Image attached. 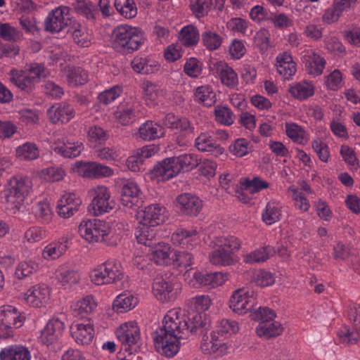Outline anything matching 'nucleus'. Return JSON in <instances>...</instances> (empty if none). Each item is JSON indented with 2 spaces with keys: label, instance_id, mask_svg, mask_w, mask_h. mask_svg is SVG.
I'll return each instance as SVG.
<instances>
[{
  "label": "nucleus",
  "instance_id": "nucleus-1",
  "mask_svg": "<svg viewBox=\"0 0 360 360\" xmlns=\"http://www.w3.org/2000/svg\"><path fill=\"white\" fill-rule=\"evenodd\" d=\"M174 312H167L162 321V326L153 334L156 350L167 357H173L180 348L181 340L186 339V324L178 320Z\"/></svg>",
  "mask_w": 360,
  "mask_h": 360
},
{
  "label": "nucleus",
  "instance_id": "nucleus-2",
  "mask_svg": "<svg viewBox=\"0 0 360 360\" xmlns=\"http://www.w3.org/2000/svg\"><path fill=\"white\" fill-rule=\"evenodd\" d=\"M112 39L113 49L123 54L139 50L146 41L144 33L141 29L127 25L115 27L112 31Z\"/></svg>",
  "mask_w": 360,
  "mask_h": 360
},
{
  "label": "nucleus",
  "instance_id": "nucleus-3",
  "mask_svg": "<svg viewBox=\"0 0 360 360\" xmlns=\"http://www.w3.org/2000/svg\"><path fill=\"white\" fill-rule=\"evenodd\" d=\"M214 246L210 252V262L214 265L229 266L238 261L236 252L241 247L240 240L233 236H221L214 241Z\"/></svg>",
  "mask_w": 360,
  "mask_h": 360
},
{
  "label": "nucleus",
  "instance_id": "nucleus-4",
  "mask_svg": "<svg viewBox=\"0 0 360 360\" xmlns=\"http://www.w3.org/2000/svg\"><path fill=\"white\" fill-rule=\"evenodd\" d=\"M45 76L44 65L37 63L27 64L22 70L12 69L9 72L11 82L27 93L31 92Z\"/></svg>",
  "mask_w": 360,
  "mask_h": 360
},
{
  "label": "nucleus",
  "instance_id": "nucleus-5",
  "mask_svg": "<svg viewBox=\"0 0 360 360\" xmlns=\"http://www.w3.org/2000/svg\"><path fill=\"white\" fill-rule=\"evenodd\" d=\"M32 188V182L27 176L17 175L11 177L4 191L8 203L19 210Z\"/></svg>",
  "mask_w": 360,
  "mask_h": 360
},
{
  "label": "nucleus",
  "instance_id": "nucleus-6",
  "mask_svg": "<svg viewBox=\"0 0 360 360\" xmlns=\"http://www.w3.org/2000/svg\"><path fill=\"white\" fill-rule=\"evenodd\" d=\"M78 232L79 235L89 243L103 242L109 245H116V241H110L109 235L110 229L102 221L94 219H84L81 221Z\"/></svg>",
  "mask_w": 360,
  "mask_h": 360
},
{
  "label": "nucleus",
  "instance_id": "nucleus-7",
  "mask_svg": "<svg viewBox=\"0 0 360 360\" xmlns=\"http://www.w3.org/2000/svg\"><path fill=\"white\" fill-rule=\"evenodd\" d=\"M123 276L121 264L115 259L106 261L90 274L91 281L98 285L115 283L122 280Z\"/></svg>",
  "mask_w": 360,
  "mask_h": 360
},
{
  "label": "nucleus",
  "instance_id": "nucleus-8",
  "mask_svg": "<svg viewBox=\"0 0 360 360\" xmlns=\"http://www.w3.org/2000/svg\"><path fill=\"white\" fill-rule=\"evenodd\" d=\"M181 284L166 276H157L153 283L154 296L160 302L174 300L181 292Z\"/></svg>",
  "mask_w": 360,
  "mask_h": 360
},
{
  "label": "nucleus",
  "instance_id": "nucleus-9",
  "mask_svg": "<svg viewBox=\"0 0 360 360\" xmlns=\"http://www.w3.org/2000/svg\"><path fill=\"white\" fill-rule=\"evenodd\" d=\"M116 336L122 344V349L129 352L128 356L132 354V350H136L141 340L140 329L134 321L126 322L116 330Z\"/></svg>",
  "mask_w": 360,
  "mask_h": 360
},
{
  "label": "nucleus",
  "instance_id": "nucleus-10",
  "mask_svg": "<svg viewBox=\"0 0 360 360\" xmlns=\"http://www.w3.org/2000/svg\"><path fill=\"white\" fill-rule=\"evenodd\" d=\"M167 312H174V315L178 316L179 321H184L188 331L186 338L190 334L203 335L210 329V324L204 319V315L202 313H194L191 317L188 318L181 309L174 308Z\"/></svg>",
  "mask_w": 360,
  "mask_h": 360
},
{
  "label": "nucleus",
  "instance_id": "nucleus-11",
  "mask_svg": "<svg viewBox=\"0 0 360 360\" xmlns=\"http://www.w3.org/2000/svg\"><path fill=\"white\" fill-rule=\"evenodd\" d=\"M347 316L352 323L353 328L344 326L338 334L342 342L352 345L360 340V305H351L347 311Z\"/></svg>",
  "mask_w": 360,
  "mask_h": 360
},
{
  "label": "nucleus",
  "instance_id": "nucleus-12",
  "mask_svg": "<svg viewBox=\"0 0 360 360\" xmlns=\"http://www.w3.org/2000/svg\"><path fill=\"white\" fill-rule=\"evenodd\" d=\"M257 304L253 291L245 288L234 290L229 300V307L238 314H245Z\"/></svg>",
  "mask_w": 360,
  "mask_h": 360
},
{
  "label": "nucleus",
  "instance_id": "nucleus-13",
  "mask_svg": "<svg viewBox=\"0 0 360 360\" xmlns=\"http://www.w3.org/2000/svg\"><path fill=\"white\" fill-rule=\"evenodd\" d=\"M70 15V8L68 6H59L51 12L46 17L44 25L45 30L51 33L59 32L68 25H71Z\"/></svg>",
  "mask_w": 360,
  "mask_h": 360
},
{
  "label": "nucleus",
  "instance_id": "nucleus-14",
  "mask_svg": "<svg viewBox=\"0 0 360 360\" xmlns=\"http://www.w3.org/2000/svg\"><path fill=\"white\" fill-rule=\"evenodd\" d=\"M94 198L90 206L94 210L96 216L108 212L114 207V202L110 200V193L105 186H97L91 190Z\"/></svg>",
  "mask_w": 360,
  "mask_h": 360
},
{
  "label": "nucleus",
  "instance_id": "nucleus-15",
  "mask_svg": "<svg viewBox=\"0 0 360 360\" xmlns=\"http://www.w3.org/2000/svg\"><path fill=\"white\" fill-rule=\"evenodd\" d=\"M175 205L181 214L195 217L202 210V202L198 196L185 193L176 198Z\"/></svg>",
  "mask_w": 360,
  "mask_h": 360
},
{
  "label": "nucleus",
  "instance_id": "nucleus-16",
  "mask_svg": "<svg viewBox=\"0 0 360 360\" xmlns=\"http://www.w3.org/2000/svg\"><path fill=\"white\" fill-rule=\"evenodd\" d=\"M75 166L78 172L86 178L108 177L113 174L110 167L96 162H77Z\"/></svg>",
  "mask_w": 360,
  "mask_h": 360
},
{
  "label": "nucleus",
  "instance_id": "nucleus-17",
  "mask_svg": "<svg viewBox=\"0 0 360 360\" xmlns=\"http://www.w3.org/2000/svg\"><path fill=\"white\" fill-rule=\"evenodd\" d=\"M81 205L82 200L75 193H65L58 202L57 212L60 217L68 219L78 212Z\"/></svg>",
  "mask_w": 360,
  "mask_h": 360
},
{
  "label": "nucleus",
  "instance_id": "nucleus-18",
  "mask_svg": "<svg viewBox=\"0 0 360 360\" xmlns=\"http://www.w3.org/2000/svg\"><path fill=\"white\" fill-rule=\"evenodd\" d=\"M65 330V324L59 319H52L49 321L41 332L40 339L43 344L47 346L58 342Z\"/></svg>",
  "mask_w": 360,
  "mask_h": 360
},
{
  "label": "nucleus",
  "instance_id": "nucleus-19",
  "mask_svg": "<svg viewBox=\"0 0 360 360\" xmlns=\"http://www.w3.org/2000/svg\"><path fill=\"white\" fill-rule=\"evenodd\" d=\"M50 290L45 284L35 285L25 293L24 299L26 302L33 307H41L49 301Z\"/></svg>",
  "mask_w": 360,
  "mask_h": 360
},
{
  "label": "nucleus",
  "instance_id": "nucleus-20",
  "mask_svg": "<svg viewBox=\"0 0 360 360\" xmlns=\"http://www.w3.org/2000/svg\"><path fill=\"white\" fill-rule=\"evenodd\" d=\"M73 107L66 102L53 104L47 110V115L50 121L54 124L67 123L75 117Z\"/></svg>",
  "mask_w": 360,
  "mask_h": 360
},
{
  "label": "nucleus",
  "instance_id": "nucleus-21",
  "mask_svg": "<svg viewBox=\"0 0 360 360\" xmlns=\"http://www.w3.org/2000/svg\"><path fill=\"white\" fill-rule=\"evenodd\" d=\"M166 208L160 204H152L144 208L139 212L141 221L145 224L157 226L163 223L165 219Z\"/></svg>",
  "mask_w": 360,
  "mask_h": 360
},
{
  "label": "nucleus",
  "instance_id": "nucleus-22",
  "mask_svg": "<svg viewBox=\"0 0 360 360\" xmlns=\"http://www.w3.org/2000/svg\"><path fill=\"white\" fill-rule=\"evenodd\" d=\"M171 240L174 245L191 249L197 245L200 238L195 229H178L172 233Z\"/></svg>",
  "mask_w": 360,
  "mask_h": 360
},
{
  "label": "nucleus",
  "instance_id": "nucleus-23",
  "mask_svg": "<svg viewBox=\"0 0 360 360\" xmlns=\"http://www.w3.org/2000/svg\"><path fill=\"white\" fill-rule=\"evenodd\" d=\"M71 333L78 345H89L94 338V326L89 321L85 323H77L71 326Z\"/></svg>",
  "mask_w": 360,
  "mask_h": 360
},
{
  "label": "nucleus",
  "instance_id": "nucleus-24",
  "mask_svg": "<svg viewBox=\"0 0 360 360\" xmlns=\"http://www.w3.org/2000/svg\"><path fill=\"white\" fill-rule=\"evenodd\" d=\"M141 190L136 183L124 180L122 182L120 201L122 205L131 208L137 205Z\"/></svg>",
  "mask_w": 360,
  "mask_h": 360
},
{
  "label": "nucleus",
  "instance_id": "nucleus-25",
  "mask_svg": "<svg viewBox=\"0 0 360 360\" xmlns=\"http://www.w3.org/2000/svg\"><path fill=\"white\" fill-rule=\"evenodd\" d=\"M193 277L195 280V283H193V286L198 284L210 288H214L221 285L227 280V276L221 272L202 274L195 271Z\"/></svg>",
  "mask_w": 360,
  "mask_h": 360
},
{
  "label": "nucleus",
  "instance_id": "nucleus-26",
  "mask_svg": "<svg viewBox=\"0 0 360 360\" xmlns=\"http://www.w3.org/2000/svg\"><path fill=\"white\" fill-rule=\"evenodd\" d=\"M56 278L65 288H70L80 280L78 271L72 266L63 264L56 271Z\"/></svg>",
  "mask_w": 360,
  "mask_h": 360
},
{
  "label": "nucleus",
  "instance_id": "nucleus-27",
  "mask_svg": "<svg viewBox=\"0 0 360 360\" xmlns=\"http://www.w3.org/2000/svg\"><path fill=\"white\" fill-rule=\"evenodd\" d=\"M195 146L198 150L212 153L216 157L224 152V148L217 143L214 139L208 132L201 133L195 139Z\"/></svg>",
  "mask_w": 360,
  "mask_h": 360
},
{
  "label": "nucleus",
  "instance_id": "nucleus-28",
  "mask_svg": "<svg viewBox=\"0 0 360 360\" xmlns=\"http://www.w3.org/2000/svg\"><path fill=\"white\" fill-rule=\"evenodd\" d=\"M305 69L311 75H321L325 68L326 60L312 50H307L303 56Z\"/></svg>",
  "mask_w": 360,
  "mask_h": 360
},
{
  "label": "nucleus",
  "instance_id": "nucleus-29",
  "mask_svg": "<svg viewBox=\"0 0 360 360\" xmlns=\"http://www.w3.org/2000/svg\"><path fill=\"white\" fill-rule=\"evenodd\" d=\"M153 174L162 180H169L176 176L179 172L174 157L165 158L158 162L153 169Z\"/></svg>",
  "mask_w": 360,
  "mask_h": 360
},
{
  "label": "nucleus",
  "instance_id": "nucleus-30",
  "mask_svg": "<svg viewBox=\"0 0 360 360\" xmlns=\"http://www.w3.org/2000/svg\"><path fill=\"white\" fill-rule=\"evenodd\" d=\"M74 42L81 47H89L91 44L92 37L87 28L79 22L74 21L68 29Z\"/></svg>",
  "mask_w": 360,
  "mask_h": 360
},
{
  "label": "nucleus",
  "instance_id": "nucleus-31",
  "mask_svg": "<svg viewBox=\"0 0 360 360\" xmlns=\"http://www.w3.org/2000/svg\"><path fill=\"white\" fill-rule=\"evenodd\" d=\"M276 69L279 75L288 79L293 76L297 70L296 63L288 52L280 53L276 57Z\"/></svg>",
  "mask_w": 360,
  "mask_h": 360
},
{
  "label": "nucleus",
  "instance_id": "nucleus-32",
  "mask_svg": "<svg viewBox=\"0 0 360 360\" xmlns=\"http://www.w3.org/2000/svg\"><path fill=\"white\" fill-rule=\"evenodd\" d=\"M140 105L138 102L127 103L126 106L120 108L115 116L117 121L122 125H127L133 122L139 116Z\"/></svg>",
  "mask_w": 360,
  "mask_h": 360
},
{
  "label": "nucleus",
  "instance_id": "nucleus-33",
  "mask_svg": "<svg viewBox=\"0 0 360 360\" xmlns=\"http://www.w3.org/2000/svg\"><path fill=\"white\" fill-rule=\"evenodd\" d=\"M29 349L21 345H14L3 348L0 352V360H30Z\"/></svg>",
  "mask_w": 360,
  "mask_h": 360
},
{
  "label": "nucleus",
  "instance_id": "nucleus-34",
  "mask_svg": "<svg viewBox=\"0 0 360 360\" xmlns=\"http://www.w3.org/2000/svg\"><path fill=\"white\" fill-rule=\"evenodd\" d=\"M216 72L221 83L229 87L234 88L238 84V75L232 68L221 61L214 64Z\"/></svg>",
  "mask_w": 360,
  "mask_h": 360
},
{
  "label": "nucleus",
  "instance_id": "nucleus-35",
  "mask_svg": "<svg viewBox=\"0 0 360 360\" xmlns=\"http://www.w3.org/2000/svg\"><path fill=\"white\" fill-rule=\"evenodd\" d=\"M139 134L145 141H152L162 137L165 134V129L156 122L147 121L139 127Z\"/></svg>",
  "mask_w": 360,
  "mask_h": 360
},
{
  "label": "nucleus",
  "instance_id": "nucleus-36",
  "mask_svg": "<svg viewBox=\"0 0 360 360\" xmlns=\"http://www.w3.org/2000/svg\"><path fill=\"white\" fill-rule=\"evenodd\" d=\"M1 323L8 327L18 328L21 327L25 320L23 313L18 312L15 307L8 306L2 311Z\"/></svg>",
  "mask_w": 360,
  "mask_h": 360
},
{
  "label": "nucleus",
  "instance_id": "nucleus-37",
  "mask_svg": "<svg viewBox=\"0 0 360 360\" xmlns=\"http://www.w3.org/2000/svg\"><path fill=\"white\" fill-rule=\"evenodd\" d=\"M276 254L274 248L267 245L256 249L243 256V261L246 264L264 262Z\"/></svg>",
  "mask_w": 360,
  "mask_h": 360
},
{
  "label": "nucleus",
  "instance_id": "nucleus-38",
  "mask_svg": "<svg viewBox=\"0 0 360 360\" xmlns=\"http://www.w3.org/2000/svg\"><path fill=\"white\" fill-rule=\"evenodd\" d=\"M171 248L168 244L159 243L152 248L150 259L158 265L168 264L171 260Z\"/></svg>",
  "mask_w": 360,
  "mask_h": 360
},
{
  "label": "nucleus",
  "instance_id": "nucleus-39",
  "mask_svg": "<svg viewBox=\"0 0 360 360\" xmlns=\"http://www.w3.org/2000/svg\"><path fill=\"white\" fill-rule=\"evenodd\" d=\"M52 150L64 158H73L79 156L84 150V145L81 142H67L60 145H56Z\"/></svg>",
  "mask_w": 360,
  "mask_h": 360
},
{
  "label": "nucleus",
  "instance_id": "nucleus-40",
  "mask_svg": "<svg viewBox=\"0 0 360 360\" xmlns=\"http://www.w3.org/2000/svg\"><path fill=\"white\" fill-rule=\"evenodd\" d=\"M138 303L137 297L130 292H125L119 295L114 300L112 307L117 313H123L131 310Z\"/></svg>",
  "mask_w": 360,
  "mask_h": 360
},
{
  "label": "nucleus",
  "instance_id": "nucleus-41",
  "mask_svg": "<svg viewBox=\"0 0 360 360\" xmlns=\"http://www.w3.org/2000/svg\"><path fill=\"white\" fill-rule=\"evenodd\" d=\"M283 330L282 325L278 321H267L259 323L256 328L258 336L271 338L280 335Z\"/></svg>",
  "mask_w": 360,
  "mask_h": 360
},
{
  "label": "nucleus",
  "instance_id": "nucleus-42",
  "mask_svg": "<svg viewBox=\"0 0 360 360\" xmlns=\"http://www.w3.org/2000/svg\"><path fill=\"white\" fill-rule=\"evenodd\" d=\"M194 101L205 106L210 107L215 103L216 94L210 86H200L195 90Z\"/></svg>",
  "mask_w": 360,
  "mask_h": 360
},
{
  "label": "nucleus",
  "instance_id": "nucleus-43",
  "mask_svg": "<svg viewBox=\"0 0 360 360\" xmlns=\"http://www.w3.org/2000/svg\"><path fill=\"white\" fill-rule=\"evenodd\" d=\"M135 236L139 243L150 246L151 241L156 236V229L155 226L140 221V224L136 229Z\"/></svg>",
  "mask_w": 360,
  "mask_h": 360
},
{
  "label": "nucleus",
  "instance_id": "nucleus-44",
  "mask_svg": "<svg viewBox=\"0 0 360 360\" xmlns=\"http://www.w3.org/2000/svg\"><path fill=\"white\" fill-rule=\"evenodd\" d=\"M282 206L280 202L269 201L262 212L263 221L267 225H271L280 219Z\"/></svg>",
  "mask_w": 360,
  "mask_h": 360
},
{
  "label": "nucleus",
  "instance_id": "nucleus-45",
  "mask_svg": "<svg viewBox=\"0 0 360 360\" xmlns=\"http://www.w3.org/2000/svg\"><path fill=\"white\" fill-rule=\"evenodd\" d=\"M289 92L299 100H305L314 95V86L311 83L303 81L290 85Z\"/></svg>",
  "mask_w": 360,
  "mask_h": 360
},
{
  "label": "nucleus",
  "instance_id": "nucleus-46",
  "mask_svg": "<svg viewBox=\"0 0 360 360\" xmlns=\"http://www.w3.org/2000/svg\"><path fill=\"white\" fill-rule=\"evenodd\" d=\"M131 67L138 73L148 75L157 71L160 65L156 61L136 57L131 61Z\"/></svg>",
  "mask_w": 360,
  "mask_h": 360
},
{
  "label": "nucleus",
  "instance_id": "nucleus-47",
  "mask_svg": "<svg viewBox=\"0 0 360 360\" xmlns=\"http://www.w3.org/2000/svg\"><path fill=\"white\" fill-rule=\"evenodd\" d=\"M200 39L198 29L193 25L184 26L179 34V39L186 46L195 45Z\"/></svg>",
  "mask_w": 360,
  "mask_h": 360
},
{
  "label": "nucleus",
  "instance_id": "nucleus-48",
  "mask_svg": "<svg viewBox=\"0 0 360 360\" xmlns=\"http://www.w3.org/2000/svg\"><path fill=\"white\" fill-rule=\"evenodd\" d=\"M174 158L179 172L181 170L188 172L195 168L200 162V159L195 153H184Z\"/></svg>",
  "mask_w": 360,
  "mask_h": 360
},
{
  "label": "nucleus",
  "instance_id": "nucleus-49",
  "mask_svg": "<svg viewBox=\"0 0 360 360\" xmlns=\"http://www.w3.org/2000/svg\"><path fill=\"white\" fill-rule=\"evenodd\" d=\"M114 6L120 15L127 19L134 18L138 13L134 0H115Z\"/></svg>",
  "mask_w": 360,
  "mask_h": 360
},
{
  "label": "nucleus",
  "instance_id": "nucleus-50",
  "mask_svg": "<svg viewBox=\"0 0 360 360\" xmlns=\"http://www.w3.org/2000/svg\"><path fill=\"white\" fill-rule=\"evenodd\" d=\"M89 80L88 72L80 67L70 68L67 72V82L73 86L84 85Z\"/></svg>",
  "mask_w": 360,
  "mask_h": 360
},
{
  "label": "nucleus",
  "instance_id": "nucleus-51",
  "mask_svg": "<svg viewBox=\"0 0 360 360\" xmlns=\"http://www.w3.org/2000/svg\"><path fill=\"white\" fill-rule=\"evenodd\" d=\"M285 133L288 138L299 144H305L307 137L305 130L300 125L294 122L285 124Z\"/></svg>",
  "mask_w": 360,
  "mask_h": 360
},
{
  "label": "nucleus",
  "instance_id": "nucleus-52",
  "mask_svg": "<svg viewBox=\"0 0 360 360\" xmlns=\"http://www.w3.org/2000/svg\"><path fill=\"white\" fill-rule=\"evenodd\" d=\"M67 248V241L51 243L44 248L42 257L45 259H58L65 252Z\"/></svg>",
  "mask_w": 360,
  "mask_h": 360
},
{
  "label": "nucleus",
  "instance_id": "nucleus-53",
  "mask_svg": "<svg viewBox=\"0 0 360 360\" xmlns=\"http://www.w3.org/2000/svg\"><path fill=\"white\" fill-rule=\"evenodd\" d=\"M16 155L23 160H36L39 156V150L34 143L26 142L16 148Z\"/></svg>",
  "mask_w": 360,
  "mask_h": 360
},
{
  "label": "nucleus",
  "instance_id": "nucleus-54",
  "mask_svg": "<svg viewBox=\"0 0 360 360\" xmlns=\"http://www.w3.org/2000/svg\"><path fill=\"white\" fill-rule=\"evenodd\" d=\"M215 120L224 125L230 126L234 122V114L225 105H218L214 108Z\"/></svg>",
  "mask_w": 360,
  "mask_h": 360
},
{
  "label": "nucleus",
  "instance_id": "nucleus-55",
  "mask_svg": "<svg viewBox=\"0 0 360 360\" xmlns=\"http://www.w3.org/2000/svg\"><path fill=\"white\" fill-rule=\"evenodd\" d=\"M96 307V303L91 295H87L77 301L74 311L77 315L84 316L91 314Z\"/></svg>",
  "mask_w": 360,
  "mask_h": 360
},
{
  "label": "nucleus",
  "instance_id": "nucleus-56",
  "mask_svg": "<svg viewBox=\"0 0 360 360\" xmlns=\"http://www.w3.org/2000/svg\"><path fill=\"white\" fill-rule=\"evenodd\" d=\"M38 269V264L32 260L20 262L15 268V275L19 279L30 277Z\"/></svg>",
  "mask_w": 360,
  "mask_h": 360
},
{
  "label": "nucleus",
  "instance_id": "nucleus-57",
  "mask_svg": "<svg viewBox=\"0 0 360 360\" xmlns=\"http://www.w3.org/2000/svg\"><path fill=\"white\" fill-rule=\"evenodd\" d=\"M0 37L4 41H18L22 39V33L9 23H0Z\"/></svg>",
  "mask_w": 360,
  "mask_h": 360
},
{
  "label": "nucleus",
  "instance_id": "nucleus-58",
  "mask_svg": "<svg viewBox=\"0 0 360 360\" xmlns=\"http://www.w3.org/2000/svg\"><path fill=\"white\" fill-rule=\"evenodd\" d=\"M33 212L37 220L44 224H48L52 219V211L46 202H39L33 207Z\"/></svg>",
  "mask_w": 360,
  "mask_h": 360
},
{
  "label": "nucleus",
  "instance_id": "nucleus-59",
  "mask_svg": "<svg viewBox=\"0 0 360 360\" xmlns=\"http://www.w3.org/2000/svg\"><path fill=\"white\" fill-rule=\"evenodd\" d=\"M222 38L217 32L210 30H205L202 34L203 45L209 50L218 49L222 44Z\"/></svg>",
  "mask_w": 360,
  "mask_h": 360
},
{
  "label": "nucleus",
  "instance_id": "nucleus-60",
  "mask_svg": "<svg viewBox=\"0 0 360 360\" xmlns=\"http://www.w3.org/2000/svg\"><path fill=\"white\" fill-rule=\"evenodd\" d=\"M212 5V0H190V8L193 14L198 18L209 13Z\"/></svg>",
  "mask_w": 360,
  "mask_h": 360
},
{
  "label": "nucleus",
  "instance_id": "nucleus-61",
  "mask_svg": "<svg viewBox=\"0 0 360 360\" xmlns=\"http://www.w3.org/2000/svg\"><path fill=\"white\" fill-rule=\"evenodd\" d=\"M108 137V131L98 125L90 127L87 131V139L92 143H103Z\"/></svg>",
  "mask_w": 360,
  "mask_h": 360
},
{
  "label": "nucleus",
  "instance_id": "nucleus-62",
  "mask_svg": "<svg viewBox=\"0 0 360 360\" xmlns=\"http://www.w3.org/2000/svg\"><path fill=\"white\" fill-rule=\"evenodd\" d=\"M238 323L234 321H230L228 319H222L217 323L216 330V335L219 338L226 335H231L236 333L238 331Z\"/></svg>",
  "mask_w": 360,
  "mask_h": 360
},
{
  "label": "nucleus",
  "instance_id": "nucleus-63",
  "mask_svg": "<svg viewBox=\"0 0 360 360\" xmlns=\"http://www.w3.org/2000/svg\"><path fill=\"white\" fill-rule=\"evenodd\" d=\"M202 63L196 58H189L184 65V71L186 75L192 78L198 77L202 73Z\"/></svg>",
  "mask_w": 360,
  "mask_h": 360
},
{
  "label": "nucleus",
  "instance_id": "nucleus-64",
  "mask_svg": "<svg viewBox=\"0 0 360 360\" xmlns=\"http://www.w3.org/2000/svg\"><path fill=\"white\" fill-rule=\"evenodd\" d=\"M245 190L251 193H257L263 189L269 188V184L259 176H255L252 179H245L242 183Z\"/></svg>",
  "mask_w": 360,
  "mask_h": 360
}]
</instances>
